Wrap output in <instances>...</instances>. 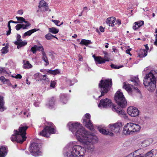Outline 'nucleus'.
Masks as SVG:
<instances>
[{"label":"nucleus","mask_w":157,"mask_h":157,"mask_svg":"<svg viewBox=\"0 0 157 157\" xmlns=\"http://www.w3.org/2000/svg\"><path fill=\"white\" fill-rule=\"evenodd\" d=\"M67 82L69 84V85L70 86H72L74 84V83L72 84H71V81L70 80H68L67 81Z\"/></svg>","instance_id":"nucleus-55"},{"label":"nucleus","mask_w":157,"mask_h":157,"mask_svg":"<svg viewBox=\"0 0 157 157\" xmlns=\"http://www.w3.org/2000/svg\"><path fill=\"white\" fill-rule=\"evenodd\" d=\"M8 149L6 146H2L0 147V157H4L7 154Z\"/></svg>","instance_id":"nucleus-17"},{"label":"nucleus","mask_w":157,"mask_h":157,"mask_svg":"<svg viewBox=\"0 0 157 157\" xmlns=\"http://www.w3.org/2000/svg\"><path fill=\"white\" fill-rule=\"evenodd\" d=\"M113 51L114 52H116L117 50L115 48H113Z\"/></svg>","instance_id":"nucleus-64"},{"label":"nucleus","mask_w":157,"mask_h":157,"mask_svg":"<svg viewBox=\"0 0 157 157\" xmlns=\"http://www.w3.org/2000/svg\"><path fill=\"white\" fill-rule=\"evenodd\" d=\"M116 21V18L114 17H111L108 18L106 21V22L109 26L113 27L114 26V23Z\"/></svg>","instance_id":"nucleus-19"},{"label":"nucleus","mask_w":157,"mask_h":157,"mask_svg":"<svg viewBox=\"0 0 157 157\" xmlns=\"http://www.w3.org/2000/svg\"><path fill=\"white\" fill-rule=\"evenodd\" d=\"M38 7L43 11L47 10L48 9V6L47 3L43 0L41 1L40 2Z\"/></svg>","instance_id":"nucleus-18"},{"label":"nucleus","mask_w":157,"mask_h":157,"mask_svg":"<svg viewBox=\"0 0 157 157\" xmlns=\"http://www.w3.org/2000/svg\"><path fill=\"white\" fill-rule=\"evenodd\" d=\"M130 80L133 83L135 86H137L139 85V80L137 77H134L131 78Z\"/></svg>","instance_id":"nucleus-28"},{"label":"nucleus","mask_w":157,"mask_h":157,"mask_svg":"<svg viewBox=\"0 0 157 157\" xmlns=\"http://www.w3.org/2000/svg\"><path fill=\"white\" fill-rule=\"evenodd\" d=\"M74 22L75 23L77 24L78 23H80V21L79 20H76L74 21Z\"/></svg>","instance_id":"nucleus-58"},{"label":"nucleus","mask_w":157,"mask_h":157,"mask_svg":"<svg viewBox=\"0 0 157 157\" xmlns=\"http://www.w3.org/2000/svg\"><path fill=\"white\" fill-rule=\"evenodd\" d=\"M136 22L137 23V25L139 26V28H140L144 24V21H138Z\"/></svg>","instance_id":"nucleus-42"},{"label":"nucleus","mask_w":157,"mask_h":157,"mask_svg":"<svg viewBox=\"0 0 157 157\" xmlns=\"http://www.w3.org/2000/svg\"><path fill=\"white\" fill-rule=\"evenodd\" d=\"M123 88L125 89L129 93H131L132 89L136 90L137 92L140 93V90L137 88L136 87H133V85H130L127 82H125L123 83Z\"/></svg>","instance_id":"nucleus-15"},{"label":"nucleus","mask_w":157,"mask_h":157,"mask_svg":"<svg viewBox=\"0 0 157 157\" xmlns=\"http://www.w3.org/2000/svg\"><path fill=\"white\" fill-rule=\"evenodd\" d=\"M94 59L96 63L102 64L105 63L106 61H108V60H105L101 56H94Z\"/></svg>","instance_id":"nucleus-21"},{"label":"nucleus","mask_w":157,"mask_h":157,"mask_svg":"<svg viewBox=\"0 0 157 157\" xmlns=\"http://www.w3.org/2000/svg\"><path fill=\"white\" fill-rule=\"evenodd\" d=\"M56 84V82L54 81H51V82L50 86L53 88H54L55 84Z\"/></svg>","instance_id":"nucleus-46"},{"label":"nucleus","mask_w":157,"mask_h":157,"mask_svg":"<svg viewBox=\"0 0 157 157\" xmlns=\"http://www.w3.org/2000/svg\"><path fill=\"white\" fill-rule=\"evenodd\" d=\"M109 126L111 131L117 133L119 132L122 124L121 123L118 122L113 124H110Z\"/></svg>","instance_id":"nucleus-12"},{"label":"nucleus","mask_w":157,"mask_h":157,"mask_svg":"<svg viewBox=\"0 0 157 157\" xmlns=\"http://www.w3.org/2000/svg\"><path fill=\"white\" fill-rule=\"evenodd\" d=\"M144 46L145 47V50L146 51H147H147L149 49V48L147 46V44H146L144 45Z\"/></svg>","instance_id":"nucleus-53"},{"label":"nucleus","mask_w":157,"mask_h":157,"mask_svg":"<svg viewBox=\"0 0 157 157\" xmlns=\"http://www.w3.org/2000/svg\"><path fill=\"white\" fill-rule=\"evenodd\" d=\"M147 53L145 49H141L138 54V56L140 58H143L147 55Z\"/></svg>","instance_id":"nucleus-25"},{"label":"nucleus","mask_w":157,"mask_h":157,"mask_svg":"<svg viewBox=\"0 0 157 157\" xmlns=\"http://www.w3.org/2000/svg\"><path fill=\"white\" fill-rule=\"evenodd\" d=\"M54 36L50 33H48L45 36V38L48 40H50L52 39Z\"/></svg>","instance_id":"nucleus-38"},{"label":"nucleus","mask_w":157,"mask_h":157,"mask_svg":"<svg viewBox=\"0 0 157 157\" xmlns=\"http://www.w3.org/2000/svg\"><path fill=\"white\" fill-rule=\"evenodd\" d=\"M111 67L112 68H114L115 69H118L121 67H123V66H118L113 64H112L110 65Z\"/></svg>","instance_id":"nucleus-39"},{"label":"nucleus","mask_w":157,"mask_h":157,"mask_svg":"<svg viewBox=\"0 0 157 157\" xmlns=\"http://www.w3.org/2000/svg\"><path fill=\"white\" fill-rule=\"evenodd\" d=\"M90 114H86L83 117V122L87 128L93 131L94 130V127L90 120Z\"/></svg>","instance_id":"nucleus-10"},{"label":"nucleus","mask_w":157,"mask_h":157,"mask_svg":"<svg viewBox=\"0 0 157 157\" xmlns=\"http://www.w3.org/2000/svg\"><path fill=\"white\" fill-rule=\"evenodd\" d=\"M41 145L40 144L36 143H33L31 144L29 147L30 151L33 155L35 156H39L41 154L40 151Z\"/></svg>","instance_id":"nucleus-8"},{"label":"nucleus","mask_w":157,"mask_h":157,"mask_svg":"<svg viewBox=\"0 0 157 157\" xmlns=\"http://www.w3.org/2000/svg\"><path fill=\"white\" fill-rule=\"evenodd\" d=\"M26 80V83H27V84H28V85L30 84V82H28V79H27Z\"/></svg>","instance_id":"nucleus-63"},{"label":"nucleus","mask_w":157,"mask_h":157,"mask_svg":"<svg viewBox=\"0 0 157 157\" xmlns=\"http://www.w3.org/2000/svg\"><path fill=\"white\" fill-rule=\"evenodd\" d=\"M154 44L156 46H157V39H156V40H155L154 42Z\"/></svg>","instance_id":"nucleus-59"},{"label":"nucleus","mask_w":157,"mask_h":157,"mask_svg":"<svg viewBox=\"0 0 157 157\" xmlns=\"http://www.w3.org/2000/svg\"><path fill=\"white\" fill-rule=\"evenodd\" d=\"M49 32L53 34H56L59 31L58 29L54 27L49 28Z\"/></svg>","instance_id":"nucleus-34"},{"label":"nucleus","mask_w":157,"mask_h":157,"mask_svg":"<svg viewBox=\"0 0 157 157\" xmlns=\"http://www.w3.org/2000/svg\"><path fill=\"white\" fill-rule=\"evenodd\" d=\"M77 37V35L76 34H75L73 36H72V37L74 38H76Z\"/></svg>","instance_id":"nucleus-61"},{"label":"nucleus","mask_w":157,"mask_h":157,"mask_svg":"<svg viewBox=\"0 0 157 157\" xmlns=\"http://www.w3.org/2000/svg\"><path fill=\"white\" fill-rule=\"evenodd\" d=\"M116 24H117L118 25H120L121 24V21L119 19H117L116 21Z\"/></svg>","instance_id":"nucleus-50"},{"label":"nucleus","mask_w":157,"mask_h":157,"mask_svg":"<svg viewBox=\"0 0 157 157\" xmlns=\"http://www.w3.org/2000/svg\"><path fill=\"white\" fill-rule=\"evenodd\" d=\"M39 30V29H34L31 30H30L27 32H25L23 34V36L25 37L26 36H30L33 33L38 31Z\"/></svg>","instance_id":"nucleus-27"},{"label":"nucleus","mask_w":157,"mask_h":157,"mask_svg":"<svg viewBox=\"0 0 157 157\" xmlns=\"http://www.w3.org/2000/svg\"><path fill=\"white\" fill-rule=\"evenodd\" d=\"M40 73H36L34 75V77L36 79H37L39 77V75Z\"/></svg>","instance_id":"nucleus-48"},{"label":"nucleus","mask_w":157,"mask_h":157,"mask_svg":"<svg viewBox=\"0 0 157 157\" xmlns=\"http://www.w3.org/2000/svg\"><path fill=\"white\" fill-rule=\"evenodd\" d=\"M21 38V36L19 34H17L16 37L17 40L14 42V44L17 45V48L18 49H19L22 47L24 46L27 43L26 41H22Z\"/></svg>","instance_id":"nucleus-13"},{"label":"nucleus","mask_w":157,"mask_h":157,"mask_svg":"<svg viewBox=\"0 0 157 157\" xmlns=\"http://www.w3.org/2000/svg\"><path fill=\"white\" fill-rule=\"evenodd\" d=\"M112 105L111 101L109 98L103 99L100 101L99 104L98 105L99 107L107 108L110 107Z\"/></svg>","instance_id":"nucleus-11"},{"label":"nucleus","mask_w":157,"mask_h":157,"mask_svg":"<svg viewBox=\"0 0 157 157\" xmlns=\"http://www.w3.org/2000/svg\"><path fill=\"white\" fill-rule=\"evenodd\" d=\"M10 22L11 23H12L15 24H17L19 23V22H18V21H14L12 20L10 21Z\"/></svg>","instance_id":"nucleus-57"},{"label":"nucleus","mask_w":157,"mask_h":157,"mask_svg":"<svg viewBox=\"0 0 157 157\" xmlns=\"http://www.w3.org/2000/svg\"><path fill=\"white\" fill-rule=\"evenodd\" d=\"M36 49L37 51H41L42 52H45L44 51V49L43 46H38L37 45Z\"/></svg>","instance_id":"nucleus-40"},{"label":"nucleus","mask_w":157,"mask_h":157,"mask_svg":"<svg viewBox=\"0 0 157 157\" xmlns=\"http://www.w3.org/2000/svg\"><path fill=\"white\" fill-rule=\"evenodd\" d=\"M48 74L53 75H56L59 73V71L58 69H56L54 70H48L47 71Z\"/></svg>","instance_id":"nucleus-31"},{"label":"nucleus","mask_w":157,"mask_h":157,"mask_svg":"<svg viewBox=\"0 0 157 157\" xmlns=\"http://www.w3.org/2000/svg\"><path fill=\"white\" fill-rule=\"evenodd\" d=\"M60 101L62 102L63 104H65L67 103V95L64 94H61L60 95Z\"/></svg>","instance_id":"nucleus-24"},{"label":"nucleus","mask_w":157,"mask_h":157,"mask_svg":"<svg viewBox=\"0 0 157 157\" xmlns=\"http://www.w3.org/2000/svg\"><path fill=\"white\" fill-rule=\"evenodd\" d=\"M40 79L41 80H43L45 82H48L49 81V79L47 78V76L46 75L41 76L40 77Z\"/></svg>","instance_id":"nucleus-37"},{"label":"nucleus","mask_w":157,"mask_h":157,"mask_svg":"<svg viewBox=\"0 0 157 157\" xmlns=\"http://www.w3.org/2000/svg\"><path fill=\"white\" fill-rule=\"evenodd\" d=\"M11 22H10V21H9L8 22V28H9V29H11V26H10V23Z\"/></svg>","instance_id":"nucleus-56"},{"label":"nucleus","mask_w":157,"mask_h":157,"mask_svg":"<svg viewBox=\"0 0 157 157\" xmlns=\"http://www.w3.org/2000/svg\"><path fill=\"white\" fill-rule=\"evenodd\" d=\"M69 129L76 136L84 147L77 145L75 142L68 143L64 149L66 157H89L94 150V144L97 142L98 139L95 135L86 131L82 125L77 122H70L67 125Z\"/></svg>","instance_id":"nucleus-1"},{"label":"nucleus","mask_w":157,"mask_h":157,"mask_svg":"<svg viewBox=\"0 0 157 157\" xmlns=\"http://www.w3.org/2000/svg\"><path fill=\"white\" fill-rule=\"evenodd\" d=\"M28 127L21 125L19 128V131L17 130L14 131V134L11 137V140L13 142L16 141L20 143H22L26 140V131Z\"/></svg>","instance_id":"nucleus-4"},{"label":"nucleus","mask_w":157,"mask_h":157,"mask_svg":"<svg viewBox=\"0 0 157 157\" xmlns=\"http://www.w3.org/2000/svg\"><path fill=\"white\" fill-rule=\"evenodd\" d=\"M36 47H37V45H35L31 48V50L34 54L37 51V50L36 49L37 48Z\"/></svg>","instance_id":"nucleus-41"},{"label":"nucleus","mask_w":157,"mask_h":157,"mask_svg":"<svg viewBox=\"0 0 157 157\" xmlns=\"http://www.w3.org/2000/svg\"><path fill=\"white\" fill-rule=\"evenodd\" d=\"M34 105L36 107H38L39 106V104L37 103H34Z\"/></svg>","instance_id":"nucleus-60"},{"label":"nucleus","mask_w":157,"mask_h":157,"mask_svg":"<svg viewBox=\"0 0 157 157\" xmlns=\"http://www.w3.org/2000/svg\"><path fill=\"white\" fill-rule=\"evenodd\" d=\"M157 80V71L151 70L144 77L143 84L149 91H152L155 89Z\"/></svg>","instance_id":"nucleus-3"},{"label":"nucleus","mask_w":157,"mask_h":157,"mask_svg":"<svg viewBox=\"0 0 157 157\" xmlns=\"http://www.w3.org/2000/svg\"><path fill=\"white\" fill-rule=\"evenodd\" d=\"M42 55H43L42 59L46 63V64L45 65H48L49 64V62L46 56L45 52H42Z\"/></svg>","instance_id":"nucleus-32"},{"label":"nucleus","mask_w":157,"mask_h":157,"mask_svg":"<svg viewBox=\"0 0 157 157\" xmlns=\"http://www.w3.org/2000/svg\"><path fill=\"white\" fill-rule=\"evenodd\" d=\"M153 152L154 150L153 149L152 150L144 155L143 157H152L154 155Z\"/></svg>","instance_id":"nucleus-33"},{"label":"nucleus","mask_w":157,"mask_h":157,"mask_svg":"<svg viewBox=\"0 0 157 157\" xmlns=\"http://www.w3.org/2000/svg\"><path fill=\"white\" fill-rule=\"evenodd\" d=\"M114 99L116 102L120 107L113 106V110L116 112L119 115L126 116V113L122 108L126 106L127 102L123 93L120 91H117L115 95Z\"/></svg>","instance_id":"nucleus-2"},{"label":"nucleus","mask_w":157,"mask_h":157,"mask_svg":"<svg viewBox=\"0 0 157 157\" xmlns=\"http://www.w3.org/2000/svg\"><path fill=\"white\" fill-rule=\"evenodd\" d=\"M4 104L3 98L0 96V111H3L6 109L4 106Z\"/></svg>","instance_id":"nucleus-26"},{"label":"nucleus","mask_w":157,"mask_h":157,"mask_svg":"<svg viewBox=\"0 0 157 157\" xmlns=\"http://www.w3.org/2000/svg\"><path fill=\"white\" fill-rule=\"evenodd\" d=\"M16 18L18 21V22H19V23L22 24L23 22H24L26 24L25 25L23 24L17 25L15 26L16 29L17 30H19L21 28L23 29H26L28 27L31 25V24L28 21H25V18L23 17L17 16Z\"/></svg>","instance_id":"nucleus-9"},{"label":"nucleus","mask_w":157,"mask_h":157,"mask_svg":"<svg viewBox=\"0 0 157 157\" xmlns=\"http://www.w3.org/2000/svg\"><path fill=\"white\" fill-rule=\"evenodd\" d=\"M128 114L132 117H135L139 114V111L138 109L134 107H129L127 110Z\"/></svg>","instance_id":"nucleus-14"},{"label":"nucleus","mask_w":157,"mask_h":157,"mask_svg":"<svg viewBox=\"0 0 157 157\" xmlns=\"http://www.w3.org/2000/svg\"><path fill=\"white\" fill-rule=\"evenodd\" d=\"M24 62V68L25 69H29L31 68L32 67V66L29 63L28 61H25Z\"/></svg>","instance_id":"nucleus-30"},{"label":"nucleus","mask_w":157,"mask_h":157,"mask_svg":"<svg viewBox=\"0 0 157 157\" xmlns=\"http://www.w3.org/2000/svg\"><path fill=\"white\" fill-rule=\"evenodd\" d=\"M131 49H129L127 50L126 51V53L127 54H129L130 56H131L132 55L130 53V51H131Z\"/></svg>","instance_id":"nucleus-51"},{"label":"nucleus","mask_w":157,"mask_h":157,"mask_svg":"<svg viewBox=\"0 0 157 157\" xmlns=\"http://www.w3.org/2000/svg\"><path fill=\"white\" fill-rule=\"evenodd\" d=\"M98 129L100 132L105 135H109L110 136H113V132L107 131L105 129L103 128H101L100 127L98 128Z\"/></svg>","instance_id":"nucleus-22"},{"label":"nucleus","mask_w":157,"mask_h":157,"mask_svg":"<svg viewBox=\"0 0 157 157\" xmlns=\"http://www.w3.org/2000/svg\"><path fill=\"white\" fill-rule=\"evenodd\" d=\"M153 140L151 138L145 140L141 143V146L143 147H145L149 145L153 142Z\"/></svg>","instance_id":"nucleus-20"},{"label":"nucleus","mask_w":157,"mask_h":157,"mask_svg":"<svg viewBox=\"0 0 157 157\" xmlns=\"http://www.w3.org/2000/svg\"><path fill=\"white\" fill-rule=\"evenodd\" d=\"M140 149H139L131 153L132 155V157H143L144 155L140 152Z\"/></svg>","instance_id":"nucleus-23"},{"label":"nucleus","mask_w":157,"mask_h":157,"mask_svg":"<svg viewBox=\"0 0 157 157\" xmlns=\"http://www.w3.org/2000/svg\"><path fill=\"white\" fill-rule=\"evenodd\" d=\"M46 106L50 109L54 108L55 106V99L53 97L50 98L48 103L46 104Z\"/></svg>","instance_id":"nucleus-16"},{"label":"nucleus","mask_w":157,"mask_h":157,"mask_svg":"<svg viewBox=\"0 0 157 157\" xmlns=\"http://www.w3.org/2000/svg\"><path fill=\"white\" fill-rule=\"evenodd\" d=\"M23 13V11L22 10H20L17 11V13L19 14L22 15Z\"/></svg>","instance_id":"nucleus-52"},{"label":"nucleus","mask_w":157,"mask_h":157,"mask_svg":"<svg viewBox=\"0 0 157 157\" xmlns=\"http://www.w3.org/2000/svg\"><path fill=\"white\" fill-rule=\"evenodd\" d=\"M99 29L100 31L101 32H103L104 31V28L102 26H100V27Z\"/></svg>","instance_id":"nucleus-49"},{"label":"nucleus","mask_w":157,"mask_h":157,"mask_svg":"<svg viewBox=\"0 0 157 157\" xmlns=\"http://www.w3.org/2000/svg\"><path fill=\"white\" fill-rule=\"evenodd\" d=\"M96 31L98 33L100 34V32L99 31L98 29L97 28L96 29Z\"/></svg>","instance_id":"nucleus-62"},{"label":"nucleus","mask_w":157,"mask_h":157,"mask_svg":"<svg viewBox=\"0 0 157 157\" xmlns=\"http://www.w3.org/2000/svg\"><path fill=\"white\" fill-rule=\"evenodd\" d=\"M112 84V82L111 79H108L101 80L99 84V88L100 89L101 95L99 96V98L104 96L105 94L107 93L108 92L110 89Z\"/></svg>","instance_id":"nucleus-6"},{"label":"nucleus","mask_w":157,"mask_h":157,"mask_svg":"<svg viewBox=\"0 0 157 157\" xmlns=\"http://www.w3.org/2000/svg\"><path fill=\"white\" fill-rule=\"evenodd\" d=\"M6 70L5 68L0 67V73H5Z\"/></svg>","instance_id":"nucleus-47"},{"label":"nucleus","mask_w":157,"mask_h":157,"mask_svg":"<svg viewBox=\"0 0 157 157\" xmlns=\"http://www.w3.org/2000/svg\"><path fill=\"white\" fill-rule=\"evenodd\" d=\"M91 43V41L89 40H86L82 39L81 40L80 44L81 45H84L86 46H87L88 45Z\"/></svg>","instance_id":"nucleus-29"},{"label":"nucleus","mask_w":157,"mask_h":157,"mask_svg":"<svg viewBox=\"0 0 157 157\" xmlns=\"http://www.w3.org/2000/svg\"><path fill=\"white\" fill-rule=\"evenodd\" d=\"M139 28V26H138L137 25V23H136V22H135L134 23L133 26V29L134 30H136Z\"/></svg>","instance_id":"nucleus-43"},{"label":"nucleus","mask_w":157,"mask_h":157,"mask_svg":"<svg viewBox=\"0 0 157 157\" xmlns=\"http://www.w3.org/2000/svg\"><path fill=\"white\" fill-rule=\"evenodd\" d=\"M0 80L4 83L9 84L10 83L9 80L8 79H6L4 76H2L0 78Z\"/></svg>","instance_id":"nucleus-35"},{"label":"nucleus","mask_w":157,"mask_h":157,"mask_svg":"<svg viewBox=\"0 0 157 157\" xmlns=\"http://www.w3.org/2000/svg\"><path fill=\"white\" fill-rule=\"evenodd\" d=\"M12 77L16 78H18V79H21L22 78V76L20 74H17L16 75H15V76L14 75H12Z\"/></svg>","instance_id":"nucleus-44"},{"label":"nucleus","mask_w":157,"mask_h":157,"mask_svg":"<svg viewBox=\"0 0 157 157\" xmlns=\"http://www.w3.org/2000/svg\"><path fill=\"white\" fill-rule=\"evenodd\" d=\"M8 47L7 46L3 47L1 50V52L2 54H6L8 52Z\"/></svg>","instance_id":"nucleus-36"},{"label":"nucleus","mask_w":157,"mask_h":157,"mask_svg":"<svg viewBox=\"0 0 157 157\" xmlns=\"http://www.w3.org/2000/svg\"><path fill=\"white\" fill-rule=\"evenodd\" d=\"M52 21L54 22V23L58 26H60V25H58V24L60 22V21L58 20H52Z\"/></svg>","instance_id":"nucleus-45"},{"label":"nucleus","mask_w":157,"mask_h":157,"mask_svg":"<svg viewBox=\"0 0 157 157\" xmlns=\"http://www.w3.org/2000/svg\"><path fill=\"white\" fill-rule=\"evenodd\" d=\"M48 126H46L44 129L39 133L40 136L48 137L49 134H54L56 132V129L54 128V125L51 122L48 123Z\"/></svg>","instance_id":"nucleus-7"},{"label":"nucleus","mask_w":157,"mask_h":157,"mask_svg":"<svg viewBox=\"0 0 157 157\" xmlns=\"http://www.w3.org/2000/svg\"><path fill=\"white\" fill-rule=\"evenodd\" d=\"M11 29H9L8 31L7 32V33H6V35L7 36H8L10 34V33H11Z\"/></svg>","instance_id":"nucleus-54"},{"label":"nucleus","mask_w":157,"mask_h":157,"mask_svg":"<svg viewBox=\"0 0 157 157\" xmlns=\"http://www.w3.org/2000/svg\"><path fill=\"white\" fill-rule=\"evenodd\" d=\"M140 128V126L139 124L130 122L125 125L123 128V132L125 135H132L139 131Z\"/></svg>","instance_id":"nucleus-5"}]
</instances>
